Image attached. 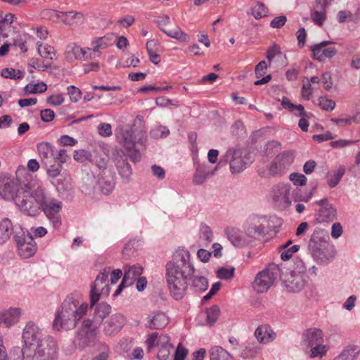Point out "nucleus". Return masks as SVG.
<instances>
[{
  "label": "nucleus",
  "mask_w": 360,
  "mask_h": 360,
  "mask_svg": "<svg viewBox=\"0 0 360 360\" xmlns=\"http://www.w3.org/2000/svg\"><path fill=\"white\" fill-rule=\"evenodd\" d=\"M101 324L95 319H86L82 322L81 328L79 330H84L93 334H96V331Z\"/></svg>",
  "instance_id": "42"
},
{
  "label": "nucleus",
  "mask_w": 360,
  "mask_h": 360,
  "mask_svg": "<svg viewBox=\"0 0 360 360\" xmlns=\"http://www.w3.org/2000/svg\"><path fill=\"white\" fill-rule=\"evenodd\" d=\"M43 198L44 202L41 204V212L43 211L48 218L51 219L61 210L62 202L48 197L44 191Z\"/></svg>",
  "instance_id": "24"
},
{
  "label": "nucleus",
  "mask_w": 360,
  "mask_h": 360,
  "mask_svg": "<svg viewBox=\"0 0 360 360\" xmlns=\"http://www.w3.org/2000/svg\"><path fill=\"white\" fill-rule=\"evenodd\" d=\"M219 312V308L217 305H214L206 309L207 323L210 326H212L217 321Z\"/></svg>",
  "instance_id": "47"
},
{
  "label": "nucleus",
  "mask_w": 360,
  "mask_h": 360,
  "mask_svg": "<svg viewBox=\"0 0 360 360\" xmlns=\"http://www.w3.org/2000/svg\"><path fill=\"white\" fill-rule=\"evenodd\" d=\"M281 105L283 108L293 112L296 116L304 117L307 116V113L304 111V108L302 105H294L291 101L286 97H283L281 101Z\"/></svg>",
  "instance_id": "37"
},
{
  "label": "nucleus",
  "mask_w": 360,
  "mask_h": 360,
  "mask_svg": "<svg viewBox=\"0 0 360 360\" xmlns=\"http://www.w3.org/2000/svg\"><path fill=\"white\" fill-rule=\"evenodd\" d=\"M225 233L229 240L235 247L242 248L252 243L249 237L238 228L227 227L225 229Z\"/></svg>",
  "instance_id": "19"
},
{
  "label": "nucleus",
  "mask_w": 360,
  "mask_h": 360,
  "mask_svg": "<svg viewBox=\"0 0 360 360\" xmlns=\"http://www.w3.org/2000/svg\"><path fill=\"white\" fill-rule=\"evenodd\" d=\"M112 44V39L110 36L98 37L91 42V46L96 49L99 53L101 50L106 49Z\"/></svg>",
  "instance_id": "41"
},
{
  "label": "nucleus",
  "mask_w": 360,
  "mask_h": 360,
  "mask_svg": "<svg viewBox=\"0 0 360 360\" xmlns=\"http://www.w3.org/2000/svg\"><path fill=\"white\" fill-rule=\"evenodd\" d=\"M280 278L284 288L289 292H299L307 283L306 274H297L295 271H288L285 267H281Z\"/></svg>",
  "instance_id": "8"
},
{
  "label": "nucleus",
  "mask_w": 360,
  "mask_h": 360,
  "mask_svg": "<svg viewBox=\"0 0 360 360\" xmlns=\"http://www.w3.org/2000/svg\"><path fill=\"white\" fill-rule=\"evenodd\" d=\"M143 272V268L139 264H135L124 268V278H126L131 284L133 285L134 282L140 278Z\"/></svg>",
  "instance_id": "36"
},
{
  "label": "nucleus",
  "mask_w": 360,
  "mask_h": 360,
  "mask_svg": "<svg viewBox=\"0 0 360 360\" xmlns=\"http://www.w3.org/2000/svg\"><path fill=\"white\" fill-rule=\"evenodd\" d=\"M214 172L209 173L206 172L203 169L198 167L193 175V183L196 185H200L203 184L209 176H211Z\"/></svg>",
  "instance_id": "46"
},
{
  "label": "nucleus",
  "mask_w": 360,
  "mask_h": 360,
  "mask_svg": "<svg viewBox=\"0 0 360 360\" xmlns=\"http://www.w3.org/2000/svg\"><path fill=\"white\" fill-rule=\"evenodd\" d=\"M331 41H323L311 48L314 59L319 61H323L326 58H333L337 53L338 50L333 46L327 47L332 44Z\"/></svg>",
  "instance_id": "16"
},
{
  "label": "nucleus",
  "mask_w": 360,
  "mask_h": 360,
  "mask_svg": "<svg viewBox=\"0 0 360 360\" xmlns=\"http://www.w3.org/2000/svg\"><path fill=\"white\" fill-rule=\"evenodd\" d=\"M345 169L344 167H340L336 171H335L328 179V184L329 187H335L345 174Z\"/></svg>",
  "instance_id": "44"
},
{
  "label": "nucleus",
  "mask_w": 360,
  "mask_h": 360,
  "mask_svg": "<svg viewBox=\"0 0 360 360\" xmlns=\"http://www.w3.org/2000/svg\"><path fill=\"white\" fill-rule=\"evenodd\" d=\"M314 204L320 205L316 219L318 222H330L336 219L337 210L332 204L328 203V198H323L314 202Z\"/></svg>",
  "instance_id": "13"
},
{
  "label": "nucleus",
  "mask_w": 360,
  "mask_h": 360,
  "mask_svg": "<svg viewBox=\"0 0 360 360\" xmlns=\"http://www.w3.org/2000/svg\"><path fill=\"white\" fill-rule=\"evenodd\" d=\"M331 1L329 0H316L313 11L311 13L312 20L318 25H322L326 20V8Z\"/></svg>",
  "instance_id": "23"
},
{
  "label": "nucleus",
  "mask_w": 360,
  "mask_h": 360,
  "mask_svg": "<svg viewBox=\"0 0 360 360\" xmlns=\"http://www.w3.org/2000/svg\"><path fill=\"white\" fill-rule=\"evenodd\" d=\"M295 153L291 150H286L280 153L271 162L270 165V173L272 175H280L288 170L294 161Z\"/></svg>",
  "instance_id": "12"
},
{
  "label": "nucleus",
  "mask_w": 360,
  "mask_h": 360,
  "mask_svg": "<svg viewBox=\"0 0 360 360\" xmlns=\"http://www.w3.org/2000/svg\"><path fill=\"white\" fill-rule=\"evenodd\" d=\"M37 150L43 165L56 162V149L50 143L41 142L38 143Z\"/></svg>",
  "instance_id": "22"
},
{
  "label": "nucleus",
  "mask_w": 360,
  "mask_h": 360,
  "mask_svg": "<svg viewBox=\"0 0 360 360\" xmlns=\"http://www.w3.org/2000/svg\"><path fill=\"white\" fill-rule=\"evenodd\" d=\"M98 132L102 136H110L112 134V127L108 123H102L98 126Z\"/></svg>",
  "instance_id": "64"
},
{
  "label": "nucleus",
  "mask_w": 360,
  "mask_h": 360,
  "mask_svg": "<svg viewBox=\"0 0 360 360\" xmlns=\"http://www.w3.org/2000/svg\"><path fill=\"white\" fill-rule=\"evenodd\" d=\"M22 314L20 307H10L0 311V326L4 324L6 328H11L17 324Z\"/></svg>",
  "instance_id": "17"
},
{
  "label": "nucleus",
  "mask_w": 360,
  "mask_h": 360,
  "mask_svg": "<svg viewBox=\"0 0 360 360\" xmlns=\"http://www.w3.org/2000/svg\"><path fill=\"white\" fill-rule=\"evenodd\" d=\"M114 162L122 181L125 184L129 183L131 181L132 169L127 159L117 153V155L114 157Z\"/></svg>",
  "instance_id": "20"
},
{
  "label": "nucleus",
  "mask_w": 360,
  "mask_h": 360,
  "mask_svg": "<svg viewBox=\"0 0 360 360\" xmlns=\"http://www.w3.org/2000/svg\"><path fill=\"white\" fill-rule=\"evenodd\" d=\"M87 309V303L82 300L79 295L71 294L68 296L56 315L53 323V329L60 330L61 328H75L79 320L86 314Z\"/></svg>",
  "instance_id": "2"
},
{
  "label": "nucleus",
  "mask_w": 360,
  "mask_h": 360,
  "mask_svg": "<svg viewBox=\"0 0 360 360\" xmlns=\"http://www.w3.org/2000/svg\"><path fill=\"white\" fill-rule=\"evenodd\" d=\"M37 51L38 53L41 56L44 58H48L49 55H51V53H54V49L53 47L51 46L50 45L46 44L43 46V44L41 42L38 41L37 43Z\"/></svg>",
  "instance_id": "55"
},
{
  "label": "nucleus",
  "mask_w": 360,
  "mask_h": 360,
  "mask_svg": "<svg viewBox=\"0 0 360 360\" xmlns=\"http://www.w3.org/2000/svg\"><path fill=\"white\" fill-rule=\"evenodd\" d=\"M110 273V268H105L96 277L90 291L91 306L94 305L98 300L101 295L107 296L110 292V287L106 283Z\"/></svg>",
  "instance_id": "10"
},
{
  "label": "nucleus",
  "mask_w": 360,
  "mask_h": 360,
  "mask_svg": "<svg viewBox=\"0 0 360 360\" xmlns=\"http://www.w3.org/2000/svg\"><path fill=\"white\" fill-rule=\"evenodd\" d=\"M43 190L37 188L33 193L21 188L15 198V205L24 214L35 217L41 213L43 201Z\"/></svg>",
  "instance_id": "3"
},
{
  "label": "nucleus",
  "mask_w": 360,
  "mask_h": 360,
  "mask_svg": "<svg viewBox=\"0 0 360 360\" xmlns=\"http://www.w3.org/2000/svg\"><path fill=\"white\" fill-rule=\"evenodd\" d=\"M91 360H110L108 346L104 343L99 344L98 345V353L95 354Z\"/></svg>",
  "instance_id": "45"
},
{
  "label": "nucleus",
  "mask_w": 360,
  "mask_h": 360,
  "mask_svg": "<svg viewBox=\"0 0 360 360\" xmlns=\"http://www.w3.org/2000/svg\"><path fill=\"white\" fill-rule=\"evenodd\" d=\"M84 54V49L75 44L69 46L68 51L66 53L67 58L70 60H83Z\"/></svg>",
  "instance_id": "40"
},
{
  "label": "nucleus",
  "mask_w": 360,
  "mask_h": 360,
  "mask_svg": "<svg viewBox=\"0 0 360 360\" xmlns=\"http://www.w3.org/2000/svg\"><path fill=\"white\" fill-rule=\"evenodd\" d=\"M44 166L46 170L47 174L51 178L57 177L63 168L62 165L58 162H49V164L44 165Z\"/></svg>",
  "instance_id": "48"
},
{
  "label": "nucleus",
  "mask_w": 360,
  "mask_h": 360,
  "mask_svg": "<svg viewBox=\"0 0 360 360\" xmlns=\"http://www.w3.org/2000/svg\"><path fill=\"white\" fill-rule=\"evenodd\" d=\"M155 22L158 25L160 30L167 34L168 37L175 39L181 41H186L188 39V35L182 32L179 27H176L173 30H167L164 28L165 26L170 23V18L167 15H162L158 16Z\"/></svg>",
  "instance_id": "14"
},
{
  "label": "nucleus",
  "mask_w": 360,
  "mask_h": 360,
  "mask_svg": "<svg viewBox=\"0 0 360 360\" xmlns=\"http://www.w3.org/2000/svg\"><path fill=\"white\" fill-rule=\"evenodd\" d=\"M290 179L293 181L295 185L304 186L307 182V177L300 173H292L290 175Z\"/></svg>",
  "instance_id": "61"
},
{
  "label": "nucleus",
  "mask_w": 360,
  "mask_h": 360,
  "mask_svg": "<svg viewBox=\"0 0 360 360\" xmlns=\"http://www.w3.org/2000/svg\"><path fill=\"white\" fill-rule=\"evenodd\" d=\"M210 360H234L232 355L219 346H214L209 350Z\"/></svg>",
  "instance_id": "34"
},
{
  "label": "nucleus",
  "mask_w": 360,
  "mask_h": 360,
  "mask_svg": "<svg viewBox=\"0 0 360 360\" xmlns=\"http://www.w3.org/2000/svg\"><path fill=\"white\" fill-rule=\"evenodd\" d=\"M57 350L56 342L53 338L43 342V344L37 347V349H33L30 355H22V360H56Z\"/></svg>",
  "instance_id": "9"
},
{
  "label": "nucleus",
  "mask_w": 360,
  "mask_h": 360,
  "mask_svg": "<svg viewBox=\"0 0 360 360\" xmlns=\"http://www.w3.org/2000/svg\"><path fill=\"white\" fill-rule=\"evenodd\" d=\"M255 335L260 343L266 344L273 341L276 333L267 325H262L255 330Z\"/></svg>",
  "instance_id": "31"
},
{
  "label": "nucleus",
  "mask_w": 360,
  "mask_h": 360,
  "mask_svg": "<svg viewBox=\"0 0 360 360\" xmlns=\"http://www.w3.org/2000/svg\"><path fill=\"white\" fill-rule=\"evenodd\" d=\"M14 15L8 13L4 18L1 17L0 18V32L6 30L7 27H9L11 24L13 22Z\"/></svg>",
  "instance_id": "59"
},
{
  "label": "nucleus",
  "mask_w": 360,
  "mask_h": 360,
  "mask_svg": "<svg viewBox=\"0 0 360 360\" xmlns=\"http://www.w3.org/2000/svg\"><path fill=\"white\" fill-rule=\"evenodd\" d=\"M252 162V160L246 151L239 147H232L221 157L218 165L223 167L229 163L230 171L234 174L243 172Z\"/></svg>",
  "instance_id": "4"
},
{
  "label": "nucleus",
  "mask_w": 360,
  "mask_h": 360,
  "mask_svg": "<svg viewBox=\"0 0 360 360\" xmlns=\"http://www.w3.org/2000/svg\"><path fill=\"white\" fill-rule=\"evenodd\" d=\"M212 240L213 233L211 228L205 224H202L199 231L198 245L207 247L211 243Z\"/></svg>",
  "instance_id": "32"
},
{
  "label": "nucleus",
  "mask_w": 360,
  "mask_h": 360,
  "mask_svg": "<svg viewBox=\"0 0 360 360\" xmlns=\"http://www.w3.org/2000/svg\"><path fill=\"white\" fill-rule=\"evenodd\" d=\"M95 335L85 332L84 330H78L75 338V344L79 348L89 347L94 342Z\"/></svg>",
  "instance_id": "33"
},
{
  "label": "nucleus",
  "mask_w": 360,
  "mask_h": 360,
  "mask_svg": "<svg viewBox=\"0 0 360 360\" xmlns=\"http://www.w3.org/2000/svg\"><path fill=\"white\" fill-rule=\"evenodd\" d=\"M1 75L4 78L11 79H20L23 77L22 71L14 68H4L1 70Z\"/></svg>",
  "instance_id": "50"
},
{
  "label": "nucleus",
  "mask_w": 360,
  "mask_h": 360,
  "mask_svg": "<svg viewBox=\"0 0 360 360\" xmlns=\"http://www.w3.org/2000/svg\"><path fill=\"white\" fill-rule=\"evenodd\" d=\"M252 13L255 19H260L266 15V10L264 4L258 1L252 8Z\"/></svg>",
  "instance_id": "54"
},
{
  "label": "nucleus",
  "mask_w": 360,
  "mask_h": 360,
  "mask_svg": "<svg viewBox=\"0 0 360 360\" xmlns=\"http://www.w3.org/2000/svg\"><path fill=\"white\" fill-rule=\"evenodd\" d=\"M300 249V245H294L291 248L285 250L281 254V258L283 261L288 260L292 255L297 252Z\"/></svg>",
  "instance_id": "62"
},
{
  "label": "nucleus",
  "mask_w": 360,
  "mask_h": 360,
  "mask_svg": "<svg viewBox=\"0 0 360 360\" xmlns=\"http://www.w3.org/2000/svg\"><path fill=\"white\" fill-rule=\"evenodd\" d=\"M92 162L99 170L97 175H106L109 173L113 172L111 169L108 168V159L99 155H92L90 161Z\"/></svg>",
  "instance_id": "35"
},
{
  "label": "nucleus",
  "mask_w": 360,
  "mask_h": 360,
  "mask_svg": "<svg viewBox=\"0 0 360 360\" xmlns=\"http://www.w3.org/2000/svg\"><path fill=\"white\" fill-rule=\"evenodd\" d=\"M19 255L24 259L32 257L37 252V246L32 235L29 232H23L21 235H14Z\"/></svg>",
  "instance_id": "11"
},
{
  "label": "nucleus",
  "mask_w": 360,
  "mask_h": 360,
  "mask_svg": "<svg viewBox=\"0 0 360 360\" xmlns=\"http://www.w3.org/2000/svg\"><path fill=\"white\" fill-rule=\"evenodd\" d=\"M124 323L125 319L122 314H113L104 323V332L107 335H111L120 331Z\"/></svg>",
  "instance_id": "26"
},
{
  "label": "nucleus",
  "mask_w": 360,
  "mask_h": 360,
  "mask_svg": "<svg viewBox=\"0 0 360 360\" xmlns=\"http://www.w3.org/2000/svg\"><path fill=\"white\" fill-rule=\"evenodd\" d=\"M68 94L72 102H77L82 96L81 91L75 86L71 85L68 87Z\"/></svg>",
  "instance_id": "57"
},
{
  "label": "nucleus",
  "mask_w": 360,
  "mask_h": 360,
  "mask_svg": "<svg viewBox=\"0 0 360 360\" xmlns=\"http://www.w3.org/2000/svg\"><path fill=\"white\" fill-rule=\"evenodd\" d=\"M311 348V354L309 355V356L311 358H315V357H317V356H323V355H325L326 354V346H324L322 344L321 345H314V346H312V347H310Z\"/></svg>",
  "instance_id": "56"
},
{
  "label": "nucleus",
  "mask_w": 360,
  "mask_h": 360,
  "mask_svg": "<svg viewBox=\"0 0 360 360\" xmlns=\"http://www.w3.org/2000/svg\"><path fill=\"white\" fill-rule=\"evenodd\" d=\"M138 135L139 136V139H137L135 131L132 129H125L122 131V141L127 150H129L133 149L135 146V143L137 141L142 140L144 136V133L139 131Z\"/></svg>",
  "instance_id": "29"
},
{
  "label": "nucleus",
  "mask_w": 360,
  "mask_h": 360,
  "mask_svg": "<svg viewBox=\"0 0 360 360\" xmlns=\"http://www.w3.org/2000/svg\"><path fill=\"white\" fill-rule=\"evenodd\" d=\"M146 326L151 330H160L164 328L169 323V318L162 311H156L147 317Z\"/></svg>",
  "instance_id": "25"
},
{
  "label": "nucleus",
  "mask_w": 360,
  "mask_h": 360,
  "mask_svg": "<svg viewBox=\"0 0 360 360\" xmlns=\"http://www.w3.org/2000/svg\"><path fill=\"white\" fill-rule=\"evenodd\" d=\"M92 154L90 151L86 150H77L74 153L73 158L75 160L79 162H84L86 160L91 161Z\"/></svg>",
  "instance_id": "52"
},
{
  "label": "nucleus",
  "mask_w": 360,
  "mask_h": 360,
  "mask_svg": "<svg viewBox=\"0 0 360 360\" xmlns=\"http://www.w3.org/2000/svg\"><path fill=\"white\" fill-rule=\"evenodd\" d=\"M13 227L11 221L8 218H4L0 221V231L5 233H8L11 237L13 233Z\"/></svg>",
  "instance_id": "58"
},
{
  "label": "nucleus",
  "mask_w": 360,
  "mask_h": 360,
  "mask_svg": "<svg viewBox=\"0 0 360 360\" xmlns=\"http://www.w3.org/2000/svg\"><path fill=\"white\" fill-rule=\"evenodd\" d=\"M111 307L110 304L101 302L98 304L94 310V318L101 324L104 318L110 312Z\"/></svg>",
  "instance_id": "38"
},
{
  "label": "nucleus",
  "mask_w": 360,
  "mask_h": 360,
  "mask_svg": "<svg viewBox=\"0 0 360 360\" xmlns=\"http://www.w3.org/2000/svg\"><path fill=\"white\" fill-rule=\"evenodd\" d=\"M49 12L51 13V17L56 15L65 25L72 26L83 22L84 16L82 13L74 12L72 11L68 12H58L56 11H51Z\"/></svg>",
  "instance_id": "21"
},
{
  "label": "nucleus",
  "mask_w": 360,
  "mask_h": 360,
  "mask_svg": "<svg viewBox=\"0 0 360 360\" xmlns=\"http://www.w3.org/2000/svg\"><path fill=\"white\" fill-rule=\"evenodd\" d=\"M306 193H304L300 188L296 187L292 191V197L295 201H304L307 202V198H306Z\"/></svg>",
  "instance_id": "63"
},
{
  "label": "nucleus",
  "mask_w": 360,
  "mask_h": 360,
  "mask_svg": "<svg viewBox=\"0 0 360 360\" xmlns=\"http://www.w3.org/2000/svg\"><path fill=\"white\" fill-rule=\"evenodd\" d=\"M329 236L328 231L321 228H316L307 243L308 252L314 251L317 248L323 247L328 243Z\"/></svg>",
  "instance_id": "18"
},
{
  "label": "nucleus",
  "mask_w": 360,
  "mask_h": 360,
  "mask_svg": "<svg viewBox=\"0 0 360 360\" xmlns=\"http://www.w3.org/2000/svg\"><path fill=\"white\" fill-rule=\"evenodd\" d=\"M281 273V266L275 264L269 265L257 274L252 285L254 290L259 293L266 292L274 285L278 276L280 277Z\"/></svg>",
  "instance_id": "7"
},
{
  "label": "nucleus",
  "mask_w": 360,
  "mask_h": 360,
  "mask_svg": "<svg viewBox=\"0 0 360 360\" xmlns=\"http://www.w3.org/2000/svg\"><path fill=\"white\" fill-rule=\"evenodd\" d=\"M98 184L100 190L104 195L110 194L115 186V181L114 179V172L109 173L106 175H97Z\"/></svg>",
  "instance_id": "28"
},
{
  "label": "nucleus",
  "mask_w": 360,
  "mask_h": 360,
  "mask_svg": "<svg viewBox=\"0 0 360 360\" xmlns=\"http://www.w3.org/2000/svg\"><path fill=\"white\" fill-rule=\"evenodd\" d=\"M169 134V131L167 127L165 126H158L154 129H153L150 135L151 137L154 139H160L163 137H166Z\"/></svg>",
  "instance_id": "53"
},
{
  "label": "nucleus",
  "mask_w": 360,
  "mask_h": 360,
  "mask_svg": "<svg viewBox=\"0 0 360 360\" xmlns=\"http://www.w3.org/2000/svg\"><path fill=\"white\" fill-rule=\"evenodd\" d=\"M191 287L197 292H204L207 289V279L202 276H195L191 278Z\"/></svg>",
  "instance_id": "39"
},
{
  "label": "nucleus",
  "mask_w": 360,
  "mask_h": 360,
  "mask_svg": "<svg viewBox=\"0 0 360 360\" xmlns=\"http://www.w3.org/2000/svg\"><path fill=\"white\" fill-rule=\"evenodd\" d=\"M360 352L357 346L350 345L347 347L340 354L345 360H355Z\"/></svg>",
  "instance_id": "43"
},
{
  "label": "nucleus",
  "mask_w": 360,
  "mask_h": 360,
  "mask_svg": "<svg viewBox=\"0 0 360 360\" xmlns=\"http://www.w3.org/2000/svg\"><path fill=\"white\" fill-rule=\"evenodd\" d=\"M52 60L53 58L50 57L49 61L46 63H41L39 58H32L29 60V65L36 70L46 71L49 68L51 67V63L50 61Z\"/></svg>",
  "instance_id": "49"
},
{
  "label": "nucleus",
  "mask_w": 360,
  "mask_h": 360,
  "mask_svg": "<svg viewBox=\"0 0 360 360\" xmlns=\"http://www.w3.org/2000/svg\"><path fill=\"white\" fill-rule=\"evenodd\" d=\"M302 341L308 347L323 342L322 330L316 328H309L302 334Z\"/></svg>",
  "instance_id": "27"
},
{
  "label": "nucleus",
  "mask_w": 360,
  "mask_h": 360,
  "mask_svg": "<svg viewBox=\"0 0 360 360\" xmlns=\"http://www.w3.org/2000/svg\"><path fill=\"white\" fill-rule=\"evenodd\" d=\"M234 268H221L217 271V276L224 280L230 279L233 276Z\"/></svg>",
  "instance_id": "60"
},
{
  "label": "nucleus",
  "mask_w": 360,
  "mask_h": 360,
  "mask_svg": "<svg viewBox=\"0 0 360 360\" xmlns=\"http://www.w3.org/2000/svg\"><path fill=\"white\" fill-rule=\"evenodd\" d=\"M20 190L21 188H19L16 184L8 181L0 187V195L6 200H12L15 202V198Z\"/></svg>",
  "instance_id": "30"
},
{
  "label": "nucleus",
  "mask_w": 360,
  "mask_h": 360,
  "mask_svg": "<svg viewBox=\"0 0 360 360\" xmlns=\"http://www.w3.org/2000/svg\"><path fill=\"white\" fill-rule=\"evenodd\" d=\"M23 347L21 349V354H30L33 349H37V347L43 344V342L51 340L53 338L49 335H45L41 329L33 321H28L22 332Z\"/></svg>",
  "instance_id": "5"
},
{
  "label": "nucleus",
  "mask_w": 360,
  "mask_h": 360,
  "mask_svg": "<svg viewBox=\"0 0 360 360\" xmlns=\"http://www.w3.org/2000/svg\"><path fill=\"white\" fill-rule=\"evenodd\" d=\"M165 271L167 288L171 296L176 300H181L186 294L187 280L195 271L189 252L179 248L173 254L172 259L167 262Z\"/></svg>",
  "instance_id": "1"
},
{
  "label": "nucleus",
  "mask_w": 360,
  "mask_h": 360,
  "mask_svg": "<svg viewBox=\"0 0 360 360\" xmlns=\"http://www.w3.org/2000/svg\"><path fill=\"white\" fill-rule=\"evenodd\" d=\"M309 253L318 264H326L333 260L336 255V250L333 245L326 243V245L317 248Z\"/></svg>",
  "instance_id": "15"
},
{
  "label": "nucleus",
  "mask_w": 360,
  "mask_h": 360,
  "mask_svg": "<svg viewBox=\"0 0 360 360\" xmlns=\"http://www.w3.org/2000/svg\"><path fill=\"white\" fill-rule=\"evenodd\" d=\"M318 105L321 109L326 111H332L334 110L336 103L334 101L327 98L326 96H320L318 99Z\"/></svg>",
  "instance_id": "51"
},
{
  "label": "nucleus",
  "mask_w": 360,
  "mask_h": 360,
  "mask_svg": "<svg viewBox=\"0 0 360 360\" xmlns=\"http://www.w3.org/2000/svg\"><path fill=\"white\" fill-rule=\"evenodd\" d=\"M276 219L277 218L268 219L264 215L252 214L249 216L243 225L244 233L249 237L251 242L258 240L262 237H264L270 231V220Z\"/></svg>",
  "instance_id": "6"
}]
</instances>
